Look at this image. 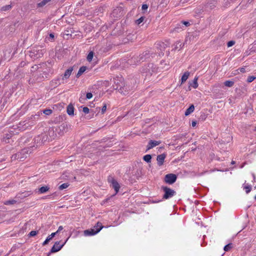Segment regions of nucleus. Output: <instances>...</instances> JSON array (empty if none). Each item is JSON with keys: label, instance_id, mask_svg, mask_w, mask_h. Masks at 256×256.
Listing matches in <instances>:
<instances>
[{"label": "nucleus", "instance_id": "nucleus-11", "mask_svg": "<svg viewBox=\"0 0 256 256\" xmlns=\"http://www.w3.org/2000/svg\"><path fill=\"white\" fill-rule=\"evenodd\" d=\"M67 113L70 116H73L74 114V108L72 105L69 104L68 106Z\"/></svg>", "mask_w": 256, "mask_h": 256}, {"label": "nucleus", "instance_id": "nucleus-25", "mask_svg": "<svg viewBox=\"0 0 256 256\" xmlns=\"http://www.w3.org/2000/svg\"><path fill=\"white\" fill-rule=\"evenodd\" d=\"M20 154H21V152L20 153H18L16 154V157L18 158V159H20V161H22L26 157V156H20Z\"/></svg>", "mask_w": 256, "mask_h": 256}, {"label": "nucleus", "instance_id": "nucleus-47", "mask_svg": "<svg viewBox=\"0 0 256 256\" xmlns=\"http://www.w3.org/2000/svg\"><path fill=\"white\" fill-rule=\"evenodd\" d=\"M22 152V153L26 152V151L24 150Z\"/></svg>", "mask_w": 256, "mask_h": 256}, {"label": "nucleus", "instance_id": "nucleus-17", "mask_svg": "<svg viewBox=\"0 0 256 256\" xmlns=\"http://www.w3.org/2000/svg\"><path fill=\"white\" fill-rule=\"evenodd\" d=\"M12 6L10 4L6 5L1 8L0 10L2 12H5L7 10H9L12 8Z\"/></svg>", "mask_w": 256, "mask_h": 256}, {"label": "nucleus", "instance_id": "nucleus-23", "mask_svg": "<svg viewBox=\"0 0 256 256\" xmlns=\"http://www.w3.org/2000/svg\"><path fill=\"white\" fill-rule=\"evenodd\" d=\"M144 18L142 16V17L140 18H138V20H136V22L137 24H140L144 20Z\"/></svg>", "mask_w": 256, "mask_h": 256}, {"label": "nucleus", "instance_id": "nucleus-2", "mask_svg": "<svg viewBox=\"0 0 256 256\" xmlns=\"http://www.w3.org/2000/svg\"><path fill=\"white\" fill-rule=\"evenodd\" d=\"M98 226H100V228H98L96 230H95V229L94 228L85 230L84 232V236H91L98 233L102 230V227H100L101 226L100 224H98Z\"/></svg>", "mask_w": 256, "mask_h": 256}, {"label": "nucleus", "instance_id": "nucleus-31", "mask_svg": "<svg viewBox=\"0 0 256 256\" xmlns=\"http://www.w3.org/2000/svg\"><path fill=\"white\" fill-rule=\"evenodd\" d=\"M92 97V94L90 92H88L86 94V98L88 99H90Z\"/></svg>", "mask_w": 256, "mask_h": 256}, {"label": "nucleus", "instance_id": "nucleus-4", "mask_svg": "<svg viewBox=\"0 0 256 256\" xmlns=\"http://www.w3.org/2000/svg\"><path fill=\"white\" fill-rule=\"evenodd\" d=\"M176 176L174 174H168L165 176V181L166 182L172 184L176 182Z\"/></svg>", "mask_w": 256, "mask_h": 256}, {"label": "nucleus", "instance_id": "nucleus-39", "mask_svg": "<svg viewBox=\"0 0 256 256\" xmlns=\"http://www.w3.org/2000/svg\"><path fill=\"white\" fill-rule=\"evenodd\" d=\"M50 242V241H49V240H48V239H47V238H46V240L44 242H43V244H42V245H43V246H44V245L47 244L48 243V242Z\"/></svg>", "mask_w": 256, "mask_h": 256}, {"label": "nucleus", "instance_id": "nucleus-44", "mask_svg": "<svg viewBox=\"0 0 256 256\" xmlns=\"http://www.w3.org/2000/svg\"><path fill=\"white\" fill-rule=\"evenodd\" d=\"M46 238L48 239L49 241H50L52 238L51 237L50 235H49Z\"/></svg>", "mask_w": 256, "mask_h": 256}, {"label": "nucleus", "instance_id": "nucleus-48", "mask_svg": "<svg viewBox=\"0 0 256 256\" xmlns=\"http://www.w3.org/2000/svg\"><path fill=\"white\" fill-rule=\"evenodd\" d=\"M254 198L256 200V196H255Z\"/></svg>", "mask_w": 256, "mask_h": 256}, {"label": "nucleus", "instance_id": "nucleus-30", "mask_svg": "<svg viewBox=\"0 0 256 256\" xmlns=\"http://www.w3.org/2000/svg\"><path fill=\"white\" fill-rule=\"evenodd\" d=\"M106 110V105L105 104L102 108V113L103 114L105 112Z\"/></svg>", "mask_w": 256, "mask_h": 256}, {"label": "nucleus", "instance_id": "nucleus-43", "mask_svg": "<svg viewBox=\"0 0 256 256\" xmlns=\"http://www.w3.org/2000/svg\"><path fill=\"white\" fill-rule=\"evenodd\" d=\"M50 37L52 39H53L54 38V35L52 34H50Z\"/></svg>", "mask_w": 256, "mask_h": 256}, {"label": "nucleus", "instance_id": "nucleus-3", "mask_svg": "<svg viewBox=\"0 0 256 256\" xmlns=\"http://www.w3.org/2000/svg\"><path fill=\"white\" fill-rule=\"evenodd\" d=\"M109 182L110 183L112 186L113 188L114 189L116 192V194H117L120 188V184L118 182L114 180L113 178H108V180Z\"/></svg>", "mask_w": 256, "mask_h": 256}, {"label": "nucleus", "instance_id": "nucleus-6", "mask_svg": "<svg viewBox=\"0 0 256 256\" xmlns=\"http://www.w3.org/2000/svg\"><path fill=\"white\" fill-rule=\"evenodd\" d=\"M164 191L165 193L164 196V198L166 199H168L172 196L175 193L174 190L167 188H164Z\"/></svg>", "mask_w": 256, "mask_h": 256}, {"label": "nucleus", "instance_id": "nucleus-1", "mask_svg": "<svg viewBox=\"0 0 256 256\" xmlns=\"http://www.w3.org/2000/svg\"><path fill=\"white\" fill-rule=\"evenodd\" d=\"M116 89L118 90L120 94L124 95L128 94L129 92L132 90V88L130 86L124 83H122L119 86H118Z\"/></svg>", "mask_w": 256, "mask_h": 256}, {"label": "nucleus", "instance_id": "nucleus-37", "mask_svg": "<svg viewBox=\"0 0 256 256\" xmlns=\"http://www.w3.org/2000/svg\"><path fill=\"white\" fill-rule=\"evenodd\" d=\"M50 242V241H49V240H48V239H47V238H46V240L44 242H43V244H42V245H43V246H44V245L47 244L48 243V242Z\"/></svg>", "mask_w": 256, "mask_h": 256}, {"label": "nucleus", "instance_id": "nucleus-5", "mask_svg": "<svg viewBox=\"0 0 256 256\" xmlns=\"http://www.w3.org/2000/svg\"><path fill=\"white\" fill-rule=\"evenodd\" d=\"M66 242L62 244H60V242H56L54 243V245L52 247L50 252H56L59 251L62 246L64 245Z\"/></svg>", "mask_w": 256, "mask_h": 256}, {"label": "nucleus", "instance_id": "nucleus-35", "mask_svg": "<svg viewBox=\"0 0 256 256\" xmlns=\"http://www.w3.org/2000/svg\"><path fill=\"white\" fill-rule=\"evenodd\" d=\"M14 202V201H13V200H12V201L8 200V201H6V202L4 204H13Z\"/></svg>", "mask_w": 256, "mask_h": 256}, {"label": "nucleus", "instance_id": "nucleus-13", "mask_svg": "<svg viewBox=\"0 0 256 256\" xmlns=\"http://www.w3.org/2000/svg\"><path fill=\"white\" fill-rule=\"evenodd\" d=\"M52 0H42L40 2H38L37 4L38 7L42 8L46 5L48 3H49Z\"/></svg>", "mask_w": 256, "mask_h": 256}, {"label": "nucleus", "instance_id": "nucleus-28", "mask_svg": "<svg viewBox=\"0 0 256 256\" xmlns=\"http://www.w3.org/2000/svg\"><path fill=\"white\" fill-rule=\"evenodd\" d=\"M52 112V110H45L44 111V113L46 115H49L51 114Z\"/></svg>", "mask_w": 256, "mask_h": 256}, {"label": "nucleus", "instance_id": "nucleus-10", "mask_svg": "<svg viewBox=\"0 0 256 256\" xmlns=\"http://www.w3.org/2000/svg\"><path fill=\"white\" fill-rule=\"evenodd\" d=\"M73 70V67H70L68 70H66L62 76V80H64V79H68L71 75Z\"/></svg>", "mask_w": 256, "mask_h": 256}, {"label": "nucleus", "instance_id": "nucleus-16", "mask_svg": "<svg viewBox=\"0 0 256 256\" xmlns=\"http://www.w3.org/2000/svg\"><path fill=\"white\" fill-rule=\"evenodd\" d=\"M49 188V187L48 186H42L38 189V192L40 194H43L48 192Z\"/></svg>", "mask_w": 256, "mask_h": 256}, {"label": "nucleus", "instance_id": "nucleus-33", "mask_svg": "<svg viewBox=\"0 0 256 256\" xmlns=\"http://www.w3.org/2000/svg\"><path fill=\"white\" fill-rule=\"evenodd\" d=\"M98 224H100V226H101L100 227H102V223L98 222L96 224V226H94V229H95V230H96L98 228H100V226H98Z\"/></svg>", "mask_w": 256, "mask_h": 256}, {"label": "nucleus", "instance_id": "nucleus-9", "mask_svg": "<svg viewBox=\"0 0 256 256\" xmlns=\"http://www.w3.org/2000/svg\"><path fill=\"white\" fill-rule=\"evenodd\" d=\"M166 154H162L158 156L156 160L158 161V164L160 166L163 164L165 158H166Z\"/></svg>", "mask_w": 256, "mask_h": 256}, {"label": "nucleus", "instance_id": "nucleus-26", "mask_svg": "<svg viewBox=\"0 0 256 256\" xmlns=\"http://www.w3.org/2000/svg\"><path fill=\"white\" fill-rule=\"evenodd\" d=\"M256 79V77L254 76H250L248 78L247 82H251Z\"/></svg>", "mask_w": 256, "mask_h": 256}, {"label": "nucleus", "instance_id": "nucleus-40", "mask_svg": "<svg viewBox=\"0 0 256 256\" xmlns=\"http://www.w3.org/2000/svg\"><path fill=\"white\" fill-rule=\"evenodd\" d=\"M196 124V121H192V126L193 127H194Z\"/></svg>", "mask_w": 256, "mask_h": 256}, {"label": "nucleus", "instance_id": "nucleus-15", "mask_svg": "<svg viewBox=\"0 0 256 256\" xmlns=\"http://www.w3.org/2000/svg\"><path fill=\"white\" fill-rule=\"evenodd\" d=\"M86 70V66H83L80 67L76 74V77H80Z\"/></svg>", "mask_w": 256, "mask_h": 256}, {"label": "nucleus", "instance_id": "nucleus-45", "mask_svg": "<svg viewBox=\"0 0 256 256\" xmlns=\"http://www.w3.org/2000/svg\"><path fill=\"white\" fill-rule=\"evenodd\" d=\"M184 25H186V26H188V25H189V22H184Z\"/></svg>", "mask_w": 256, "mask_h": 256}, {"label": "nucleus", "instance_id": "nucleus-19", "mask_svg": "<svg viewBox=\"0 0 256 256\" xmlns=\"http://www.w3.org/2000/svg\"><path fill=\"white\" fill-rule=\"evenodd\" d=\"M224 86L228 87H232L234 84V82L230 80H226L224 82Z\"/></svg>", "mask_w": 256, "mask_h": 256}, {"label": "nucleus", "instance_id": "nucleus-21", "mask_svg": "<svg viewBox=\"0 0 256 256\" xmlns=\"http://www.w3.org/2000/svg\"><path fill=\"white\" fill-rule=\"evenodd\" d=\"M152 156L150 154H146L144 156V160L146 162H150Z\"/></svg>", "mask_w": 256, "mask_h": 256}, {"label": "nucleus", "instance_id": "nucleus-29", "mask_svg": "<svg viewBox=\"0 0 256 256\" xmlns=\"http://www.w3.org/2000/svg\"><path fill=\"white\" fill-rule=\"evenodd\" d=\"M83 112L85 114H88L90 112V110L88 107L83 108Z\"/></svg>", "mask_w": 256, "mask_h": 256}, {"label": "nucleus", "instance_id": "nucleus-8", "mask_svg": "<svg viewBox=\"0 0 256 256\" xmlns=\"http://www.w3.org/2000/svg\"><path fill=\"white\" fill-rule=\"evenodd\" d=\"M160 143H161V142L160 140L156 141V140H150L148 142V143L147 145V150H150V149L153 148L154 147L156 146H158Z\"/></svg>", "mask_w": 256, "mask_h": 256}, {"label": "nucleus", "instance_id": "nucleus-27", "mask_svg": "<svg viewBox=\"0 0 256 256\" xmlns=\"http://www.w3.org/2000/svg\"><path fill=\"white\" fill-rule=\"evenodd\" d=\"M37 234H38V232L36 231L32 230L30 232L29 235L30 236H36Z\"/></svg>", "mask_w": 256, "mask_h": 256}, {"label": "nucleus", "instance_id": "nucleus-42", "mask_svg": "<svg viewBox=\"0 0 256 256\" xmlns=\"http://www.w3.org/2000/svg\"><path fill=\"white\" fill-rule=\"evenodd\" d=\"M239 70L241 72H245V70L244 68H240L239 69Z\"/></svg>", "mask_w": 256, "mask_h": 256}, {"label": "nucleus", "instance_id": "nucleus-41", "mask_svg": "<svg viewBox=\"0 0 256 256\" xmlns=\"http://www.w3.org/2000/svg\"><path fill=\"white\" fill-rule=\"evenodd\" d=\"M56 234H58V233L56 232H52V234H50V236H51V237H52V238H53L56 236Z\"/></svg>", "mask_w": 256, "mask_h": 256}, {"label": "nucleus", "instance_id": "nucleus-12", "mask_svg": "<svg viewBox=\"0 0 256 256\" xmlns=\"http://www.w3.org/2000/svg\"><path fill=\"white\" fill-rule=\"evenodd\" d=\"M190 76V72H185L182 75L181 78V83H184L188 78Z\"/></svg>", "mask_w": 256, "mask_h": 256}, {"label": "nucleus", "instance_id": "nucleus-22", "mask_svg": "<svg viewBox=\"0 0 256 256\" xmlns=\"http://www.w3.org/2000/svg\"><path fill=\"white\" fill-rule=\"evenodd\" d=\"M68 184L67 183H64V184H61L59 186V189L60 190H62L67 188L68 187Z\"/></svg>", "mask_w": 256, "mask_h": 256}, {"label": "nucleus", "instance_id": "nucleus-36", "mask_svg": "<svg viewBox=\"0 0 256 256\" xmlns=\"http://www.w3.org/2000/svg\"><path fill=\"white\" fill-rule=\"evenodd\" d=\"M63 228H63L62 226H60L58 227V230H57V231H56V232H57V233L60 232L61 230H63Z\"/></svg>", "mask_w": 256, "mask_h": 256}, {"label": "nucleus", "instance_id": "nucleus-20", "mask_svg": "<svg viewBox=\"0 0 256 256\" xmlns=\"http://www.w3.org/2000/svg\"><path fill=\"white\" fill-rule=\"evenodd\" d=\"M94 56V52H90L88 53L87 56V60L88 62H91Z\"/></svg>", "mask_w": 256, "mask_h": 256}, {"label": "nucleus", "instance_id": "nucleus-18", "mask_svg": "<svg viewBox=\"0 0 256 256\" xmlns=\"http://www.w3.org/2000/svg\"><path fill=\"white\" fill-rule=\"evenodd\" d=\"M252 187L250 185L248 184H244V189L246 190V192L248 194L251 190Z\"/></svg>", "mask_w": 256, "mask_h": 256}, {"label": "nucleus", "instance_id": "nucleus-14", "mask_svg": "<svg viewBox=\"0 0 256 256\" xmlns=\"http://www.w3.org/2000/svg\"><path fill=\"white\" fill-rule=\"evenodd\" d=\"M194 105L192 104L186 111L185 112V115L186 116H188L192 112L194 111Z\"/></svg>", "mask_w": 256, "mask_h": 256}, {"label": "nucleus", "instance_id": "nucleus-32", "mask_svg": "<svg viewBox=\"0 0 256 256\" xmlns=\"http://www.w3.org/2000/svg\"><path fill=\"white\" fill-rule=\"evenodd\" d=\"M234 44V41H230L228 43V46L230 47L232 46Z\"/></svg>", "mask_w": 256, "mask_h": 256}, {"label": "nucleus", "instance_id": "nucleus-34", "mask_svg": "<svg viewBox=\"0 0 256 256\" xmlns=\"http://www.w3.org/2000/svg\"><path fill=\"white\" fill-rule=\"evenodd\" d=\"M148 6L147 4H142V10H146L148 9Z\"/></svg>", "mask_w": 256, "mask_h": 256}, {"label": "nucleus", "instance_id": "nucleus-7", "mask_svg": "<svg viewBox=\"0 0 256 256\" xmlns=\"http://www.w3.org/2000/svg\"><path fill=\"white\" fill-rule=\"evenodd\" d=\"M198 76H195L194 79L192 82H189V86L188 90H191L190 88L192 87L194 88H196L198 87Z\"/></svg>", "mask_w": 256, "mask_h": 256}, {"label": "nucleus", "instance_id": "nucleus-46", "mask_svg": "<svg viewBox=\"0 0 256 256\" xmlns=\"http://www.w3.org/2000/svg\"><path fill=\"white\" fill-rule=\"evenodd\" d=\"M159 148H160V150L163 149V148H164V147L161 146V147H160Z\"/></svg>", "mask_w": 256, "mask_h": 256}, {"label": "nucleus", "instance_id": "nucleus-24", "mask_svg": "<svg viewBox=\"0 0 256 256\" xmlns=\"http://www.w3.org/2000/svg\"><path fill=\"white\" fill-rule=\"evenodd\" d=\"M232 244H229L224 247V250L226 252L228 251L232 248Z\"/></svg>", "mask_w": 256, "mask_h": 256}, {"label": "nucleus", "instance_id": "nucleus-38", "mask_svg": "<svg viewBox=\"0 0 256 256\" xmlns=\"http://www.w3.org/2000/svg\"><path fill=\"white\" fill-rule=\"evenodd\" d=\"M50 242V241H49V240H48V239H47V238H46V240L44 242H43V244H42V245H43V246H44V245L47 244L48 243V242Z\"/></svg>", "mask_w": 256, "mask_h": 256}]
</instances>
